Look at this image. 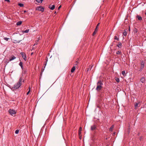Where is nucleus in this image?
<instances>
[{
    "label": "nucleus",
    "instance_id": "obj_1",
    "mask_svg": "<svg viewBox=\"0 0 146 146\" xmlns=\"http://www.w3.org/2000/svg\"><path fill=\"white\" fill-rule=\"evenodd\" d=\"M24 81V80L23 79H22V77H20L18 82L17 83H16L11 88V89L12 90H15L17 89L21 85L22 82H23Z\"/></svg>",
    "mask_w": 146,
    "mask_h": 146
},
{
    "label": "nucleus",
    "instance_id": "obj_2",
    "mask_svg": "<svg viewBox=\"0 0 146 146\" xmlns=\"http://www.w3.org/2000/svg\"><path fill=\"white\" fill-rule=\"evenodd\" d=\"M36 10H38L39 11H41L42 12H43L44 10V8L42 6H40L36 8Z\"/></svg>",
    "mask_w": 146,
    "mask_h": 146
},
{
    "label": "nucleus",
    "instance_id": "obj_3",
    "mask_svg": "<svg viewBox=\"0 0 146 146\" xmlns=\"http://www.w3.org/2000/svg\"><path fill=\"white\" fill-rule=\"evenodd\" d=\"M9 112L10 115H14L16 113L15 110H11V109H9Z\"/></svg>",
    "mask_w": 146,
    "mask_h": 146
},
{
    "label": "nucleus",
    "instance_id": "obj_4",
    "mask_svg": "<svg viewBox=\"0 0 146 146\" xmlns=\"http://www.w3.org/2000/svg\"><path fill=\"white\" fill-rule=\"evenodd\" d=\"M21 55L22 56L23 58L25 61H26L27 60V57L26 55L24 52H21L20 53Z\"/></svg>",
    "mask_w": 146,
    "mask_h": 146
},
{
    "label": "nucleus",
    "instance_id": "obj_5",
    "mask_svg": "<svg viewBox=\"0 0 146 146\" xmlns=\"http://www.w3.org/2000/svg\"><path fill=\"white\" fill-rule=\"evenodd\" d=\"M136 18L139 21H141L143 20V18L142 17L139 15H137L136 16Z\"/></svg>",
    "mask_w": 146,
    "mask_h": 146
},
{
    "label": "nucleus",
    "instance_id": "obj_6",
    "mask_svg": "<svg viewBox=\"0 0 146 146\" xmlns=\"http://www.w3.org/2000/svg\"><path fill=\"white\" fill-rule=\"evenodd\" d=\"M96 126L95 124H94L91 126L90 129L92 131L95 130L96 129Z\"/></svg>",
    "mask_w": 146,
    "mask_h": 146
},
{
    "label": "nucleus",
    "instance_id": "obj_7",
    "mask_svg": "<svg viewBox=\"0 0 146 146\" xmlns=\"http://www.w3.org/2000/svg\"><path fill=\"white\" fill-rule=\"evenodd\" d=\"M97 85L98 86H102L103 85V83L101 80H99L97 83Z\"/></svg>",
    "mask_w": 146,
    "mask_h": 146
},
{
    "label": "nucleus",
    "instance_id": "obj_8",
    "mask_svg": "<svg viewBox=\"0 0 146 146\" xmlns=\"http://www.w3.org/2000/svg\"><path fill=\"white\" fill-rule=\"evenodd\" d=\"M144 64L145 62L144 61H141L140 68L143 69L144 67Z\"/></svg>",
    "mask_w": 146,
    "mask_h": 146
},
{
    "label": "nucleus",
    "instance_id": "obj_9",
    "mask_svg": "<svg viewBox=\"0 0 146 146\" xmlns=\"http://www.w3.org/2000/svg\"><path fill=\"white\" fill-rule=\"evenodd\" d=\"M50 55V53H49L48 55L47 56V57H46V59L45 60V61L44 62V65L45 66V67L46 66L47 64V63L48 61V57H49Z\"/></svg>",
    "mask_w": 146,
    "mask_h": 146
},
{
    "label": "nucleus",
    "instance_id": "obj_10",
    "mask_svg": "<svg viewBox=\"0 0 146 146\" xmlns=\"http://www.w3.org/2000/svg\"><path fill=\"white\" fill-rule=\"evenodd\" d=\"M48 8L51 10H53L55 8V5H51V4L49 6Z\"/></svg>",
    "mask_w": 146,
    "mask_h": 146
},
{
    "label": "nucleus",
    "instance_id": "obj_11",
    "mask_svg": "<svg viewBox=\"0 0 146 146\" xmlns=\"http://www.w3.org/2000/svg\"><path fill=\"white\" fill-rule=\"evenodd\" d=\"M16 57L14 55H12L10 57L9 59V61H11L15 59H16Z\"/></svg>",
    "mask_w": 146,
    "mask_h": 146
},
{
    "label": "nucleus",
    "instance_id": "obj_12",
    "mask_svg": "<svg viewBox=\"0 0 146 146\" xmlns=\"http://www.w3.org/2000/svg\"><path fill=\"white\" fill-rule=\"evenodd\" d=\"M102 88V86H98L97 85L96 90L97 91H99L101 90Z\"/></svg>",
    "mask_w": 146,
    "mask_h": 146
},
{
    "label": "nucleus",
    "instance_id": "obj_13",
    "mask_svg": "<svg viewBox=\"0 0 146 146\" xmlns=\"http://www.w3.org/2000/svg\"><path fill=\"white\" fill-rule=\"evenodd\" d=\"M140 81L142 83H144L145 81V78L143 77H141L140 79Z\"/></svg>",
    "mask_w": 146,
    "mask_h": 146
},
{
    "label": "nucleus",
    "instance_id": "obj_14",
    "mask_svg": "<svg viewBox=\"0 0 146 146\" xmlns=\"http://www.w3.org/2000/svg\"><path fill=\"white\" fill-rule=\"evenodd\" d=\"M117 46L119 48H121L122 46V44L121 42H119L118 43V44L117 45Z\"/></svg>",
    "mask_w": 146,
    "mask_h": 146
},
{
    "label": "nucleus",
    "instance_id": "obj_15",
    "mask_svg": "<svg viewBox=\"0 0 146 146\" xmlns=\"http://www.w3.org/2000/svg\"><path fill=\"white\" fill-rule=\"evenodd\" d=\"M45 67V66L42 67L40 74L41 76L42 75L43 72L44 71Z\"/></svg>",
    "mask_w": 146,
    "mask_h": 146
},
{
    "label": "nucleus",
    "instance_id": "obj_16",
    "mask_svg": "<svg viewBox=\"0 0 146 146\" xmlns=\"http://www.w3.org/2000/svg\"><path fill=\"white\" fill-rule=\"evenodd\" d=\"M76 69L75 67V66H73L71 68V72L73 73L75 71Z\"/></svg>",
    "mask_w": 146,
    "mask_h": 146
},
{
    "label": "nucleus",
    "instance_id": "obj_17",
    "mask_svg": "<svg viewBox=\"0 0 146 146\" xmlns=\"http://www.w3.org/2000/svg\"><path fill=\"white\" fill-rule=\"evenodd\" d=\"M114 125H112L110 127V128L109 129V131H112V130H113V128H114Z\"/></svg>",
    "mask_w": 146,
    "mask_h": 146
},
{
    "label": "nucleus",
    "instance_id": "obj_18",
    "mask_svg": "<svg viewBox=\"0 0 146 146\" xmlns=\"http://www.w3.org/2000/svg\"><path fill=\"white\" fill-rule=\"evenodd\" d=\"M22 23V22L21 21H19L17 23L16 25L17 26H19L21 25Z\"/></svg>",
    "mask_w": 146,
    "mask_h": 146
},
{
    "label": "nucleus",
    "instance_id": "obj_19",
    "mask_svg": "<svg viewBox=\"0 0 146 146\" xmlns=\"http://www.w3.org/2000/svg\"><path fill=\"white\" fill-rule=\"evenodd\" d=\"M139 103V102H138V103H136V102L135 103V104H134V106H135V109L137 108L138 106V104Z\"/></svg>",
    "mask_w": 146,
    "mask_h": 146
},
{
    "label": "nucleus",
    "instance_id": "obj_20",
    "mask_svg": "<svg viewBox=\"0 0 146 146\" xmlns=\"http://www.w3.org/2000/svg\"><path fill=\"white\" fill-rule=\"evenodd\" d=\"M133 31L134 33H136L137 32V30L136 28H135L134 29Z\"/></svg>",
    "mask_w": 146,
    "mask_h": 146
},
{
    "label": "nucleus",
    "instance_id": "obj_21",
    "mask_svg": "<svg viewBox=\"0 0 146 146\" xmlns=\"http://www.w3.org/2000/svg\"><path fill=\"white\" fill-rule=\"evenodd\" d=\"M115 80L116 82H119V79L118 78H117V77L115 78Z\"/></svg>",
    "mask_w": 146,
    "mask_h": 146
},
{
    "label": "nucleus",
    "instance_id": "obj_22",
    "mask_svg": "<svg viewBox=\"0 0 146 146\" xmlns=\"http://www.w3.org/2000/svg\"><path fill=\"white\" fill-rule=\"evenodd\" d=\"M19 65L21 67V68H23V63L21 62H20L19 64Z\"/></svg>",
    "mask_w": 146,
    "mask_h": 146
},
{
    "label": "nucleus",
    "instance_id": "obj_23",
    "mask_svg": "<svg viewBox=\"0 0 146 146\" xmlns=\"http://www.w3.org/2000/svg\"><path fill=\"white\" fill-rule=\"evenodd\" d=\"M79 63V62L78 60L76 61L74 64V65H77Z\"/></svg>",
    "mask_w": 146,
    "mask_h": 146
},
{
    "label": "nucleus",
    "instance_id": "obj_24",
    "mask_svg": "<svg viewBox=\"0 0 146 146\" xmlns=\"http://www.w3.org/2000/svg\"><path fill=\"white\" fill-rule=\"evenodd\" d=\"M123 35L125 36H126L127 35V33L126 31H125L123 32Z\"/></svg>",
    "mask_w": 146,
    "mask_h": 146
},
{
    "label": "nucleus",
    "instance_id": "obj_25",
    "mask_svg": "<svg viewBox=\"0 0 146 146\" xmlns=\"http://www.w3.org/2000/svg\"><path fill=\"white\" fill-rule=\"evenodd\" d=\"M18 5L20 7H23L24 6L23 4L21 3H19Z\"/></svg>",
    "mask_w": 146,
    "mask_h": 146
},
{
    "label": "nucleus",
    "instance_id": "obj_26",
    "mask_svg": "<svg viewBox=\"0 0 146 146\" xmlns=\"http://www.w3.org/2000/svg\"><path fill=\"white\" fill-rule=\"evenodd\" d=\"M122 74H123V75L124 76H126V75L125 74V71H123L122 72Z\"/></svg>",
    "mask_w": 146,
    "mask_h": 146
},
{
    "label": "nucleus",
    "instance_id": "obj_27",
    "mask_svg": "<svg viewBox=\"0 0 146 146\" xmlns=\"http://www.w3.org/2000/svg\"><path fill=\"white\" fill-rule=\"evenodd\" d=\"M4 39L6 41H8L10 39V38H7V37H4Z\"/></svg>",
    "mask_w": 146,
    "mask_h": 146
},
{
    "label": "nucleus",
    "instance_id": "obj_28",
    "mask_svg": "<svg viewBox=\"0 0 146 146\" xmlns=\"http://www.w3.org/2000/svg\"><path fill=\"white\" fill-rule=\"evenodd\" d=\"M114 39L115 40H119V38L117 37L116 36H115L114 37Z\"/></svg>",
    "mask_w": 146,
    "mask_h": 146
},
{
    "label": "nucleus",
    "instance_id": "obj_29",
    "mask_svg": "<svg viewBox=\"0 0 146 146\" xmlns=\"http://www.w3.org/2000/svg\"><path fill=\"white\" fill-rule=\"evenodd\" d=\"M29 29H27L25 31H24V32L25 33H27L29 32Z\"/></svg>",
    "mask_w": 146,
    "mask_h": 146
},
{
    "label": "nucleus",
    "instance_id": "obj_30",
    "mask_svg": "<svg viewBox=\"0 0 146 146\" xmlns=\"http://www.w3.org/2000/svg\"><path fill=\"white\" fill-rule=\"evenodd\" d=\"M121 53V52L119 51H116V54H119Z\"/></svg>",
    "mask_w": 146,
    "mask_h": 146
},
{
    "label": "nucleus",
    "instance_id": "obj_31",
    "mask_svg": "<svg viewBox=\"0 0 146 146\" xmlns=\"http://www.w3.org/2000/svg\"><path fill=\"white\" fill-rule=\"evenodd\" d=\"M30 92V87H29V90L28 91V92H27V95H28L29 94V93Z\"/></svg>",
    "mask_w": 146,
    "mask_h": 146
},
{
    "label": "nucleus",
    "instance_id": "obj_32",
    "mask_svg": "<svg viewBox=\"0 0 146 146\" xmlns=\"http://www.w3.org/2000/svg\"><path fill=\"white\" fill-rule=\"evenodd\" d=\"M21 41V40H19L18 41H17L16 40H15V42H13L14 43H18L20 42Z\"/></svg>",
    "mask_w": 146,
    "mask_h": 146
},
{
    "label": "nucleus",
    "instance_id": "obj_33",
    "mask_svg": "<svg viewBox=\"0 0 146 146\" xmlns=\"http://www.w3.org/2000/svg\"><path fill=\"white\" fill-rule=\"evenodd\" d=\"M19 131L18 129L16 130L15 131V133L16 134H17L19 132Z\"/></svg>",
    "mask_w": 146,
    "mask_h": 146
},
{
    "label": "nucleus",
    "instance_id": "obj_34",
    "mask_svg": "<svg viewBox=\"0 0 146 146\" xmlns=\"http://www.w3.org/2000/svg\"><path fill=\"white\" fill-rule=\"evenodd\" d=\"M97 32V31H94L93 33V34H92L93 36H94V35L96 34Z\"/></svg>",
    "mask_w": 146,
    "mask_h": 146
},
{
    "label": "nucleus",
    "instance_id": "obj_35",
    "mask_svg": "<svg viewBox=\"0 0 146 146\" xmlns=\"http://www.w3.org/2000/svg\"><path fill=\"white\" fill-rule=\"evenodd\" d=\"M93 65H90L89 66V68H90V70H91L92 67H93Z\"/></svg>",
    "mask_w": 146,
    "mask_h": 146
},
{
    "label": "nucleus",
    "instance_id": "obj_36",
    "mask_svg": "<svg viewBox=\"0 0 146 146\" xmlns=\"http://www.w3.org/2000/svg\"><path fill=\"white\" fill-rule=\"evenodd\" d=\"M38 40H36L34 44L35 45H37L38 44Z\"/></svg>",
    "mask_w": 146,
    "mask_h": 146
},
{
    "label": "nucleus",
    "instance_id": "obj_37",
    "mask_svg": "<svg viewBox=\"0 0 146 146\" xmlns=\"http://www.w3.org/2000/svg\"><path fill=\"white\" fill-rule=\"evenodd\" d=\"M90 70V68H87L86 70V72H88Z\"/></svg>",
    "mask_w": 146,
    "mask_h": 146
},
{
    "label": "nucleus",
    "instance_id": "obj_38",
    "mask_svg": "<svg viewBox=\"0 0 146 146\" xmlns=\"http://www.w3.org/2000/svg\"><path fill=\"white\" fill-rule=\"evenodd\" d=\"M35 45L34 44L33 46V47L32 48V49L31 50H32L34 49L35 48Z\"/></svg>",
    "mask_w": 146,
    "mask_h": 146
},
{
    "label": "nucleus",
    "instance_id": "obj_39",
    "mask_svg": "<svg viewBox=\"0 0 146 146\" xmlns=\"http://www.w3.org/2000/svg\"><path fill=\"white\" fill-rule=\"evenodd\" d=\"M82 130V128L81 127H80L79 128V131H81Z\"/></svg>",
    "mask_w": 146,
    "mask_h": 146
},
{
    "label": "nucleus",
    "instance_id": "obj_40",
    "mask_svg": "<svg viewBox=\"0 0 146 146\" xmlns=\"http://www.w3.org/2000/svg\"><path fill=\"white\" fill-rule=\"evenodd\" d=\"M81 131H78V134H79V136H80V135L81 134Z\"/></svg>",
    "mask_w": 146,
    "mask_h": 146
},
{
    "label": "nucleus",
    "instance_id": "obj_41",
    "mask_svg": "<svg viewBox=\"0 0 146 146\" xmlns=\"http://www.w3.org/2000/svg\"><path fill=\"white\" fill-rule=\"evenodd\" d=\"M38 3H40V0H35Z\"/></svg>",
    "mask_w": 146,
    "mask_h": 146
},
{
    "label": "nucleus",
    "instance_id": "obj_42",
    "mask_svg": "<svg viewBox=\"0 0 146 146\" xmlns=\"http://www.w3.org/2000/svg\"><path fill=\"white\" fill-rule=\"evenodd\" d=\"M61 7V5H60V6L58 7V10H59V9H60V8Z\"/></svg>",
    "mask_w": 146,
    "mask_h": 146
},
{
    "label": "nucleus",
    "instance_id": "obj_43",
    "mask_svg": "<svg viewBox=\"0 0 146 146\" xmlns=\"http://www.w3.org/2000/svg\"><path fill=\"white\" fill-rule=\"evenodd\" d=\"M100 24V23H98L97 24V25H96V27H97L98 28V26H99V25Z\"/></svg>",
    "mask_w": 146,
    "mask_h": 146
},
{
    "label": "nucleus",
    "instance_id": "obj_44",
    "mask_svg": "<svg viewBox=\"0 0 146 146\" xmlns=\"http://www.w3.org/2000/svg\"><path fill=\"white\" fill-rule=\"evenodd\" d=\"M98 28H97V27H96V28H95V29L94 31H97Z\"/></svg>",
    "mask_w": 146,
    "mask_h": 146
},
{
    "label": "nucleus",
    "instance_id": "obj_45",
    "mask_svg": "<svg viewBox=\"0 0 146 146\" xmlns=\"http://www.w3.org/2000/svg\"><path fill=\"white\" fill-rule=\"evenodd\" d=\"M143 70V69H141V68H140V69L139 70V71L141 72Z\"/></svg>",
    "mask_w": 146,
    "mask_h": 146
},
{
    "label": "nucleus",
    "instance_id": "obj_46",
    "mask_svg": "<svg viewBox=\"0 0 146 146\" xmlns=\"http://www.w3.org/2000/svg\"><path fill=\"white\" fill-rule=\"evenodd\" d=\"M5 1H7L8 2H9L10 1L9 0H5Z\"/></svg>",
    "mask_w": 146,
    "mask_h": 146
},
{
    "label": "nucleus",
    "instance_id": "obj_47",
    "mask_svg": "<svg viewBox=\"0 0 146 146\" xmlns=\"http://www.w3.org/2000/svg\"><path fill=\"white\" fill-rule=\"evenodd\" d=\"M142 138V137H140L139 138V139L140 140H141V139Z\"/></svg>",
    "mask_w": 146,
    "mask_h": 146
},
{
    "label": "nucleus",
    "instance_id": "obj_48",
    "mask_svg": "<svg viewBox=\"0 0 146 146\" xmlns=\"http://www.w3.org/2000/svg\"><path fill=\"white\" fill-rule=\"evenodd\" d=\"M43 1V0H40V3H42Z\"/></svg>",
    "mask_w": 146,
    "mask_h": 146
},
{
    "label": "nucleus",
    "instance_id": "obj_49",
    "mask_svg": "<svg viewBox=\"0 0 146 146\" xmlns=\"http://www.w3.org/2000/svg\"><path fill=\"white\" fill-rule=\"evenodd\" d=\"M9 62H7V61H6L5 62V63H7L6 65H7Z\"/></svg>",
    "mask_w": 146,
    "mask_h": 146
},
{
    "label": "nucleus",
    "instance_id": "obj_50",
    "mask_svg": "<svg viewBox=\"0 0 146 146\" xmlns=\"http://www.w3.org/2000/svg\"><path fill=\"white\" fill-rule=\"evenodd\" d=\"M115 132L113 133V135H115Z\"/></svg>",
    "mask_w": 146,
    "mask_h": 146
},
{
    "label": "nucleus",
    "instance_id": "obj_51",
    "mask_svg": "<svg viewBox=\"0 0 146 146\" xmlns=\"http://www.w3.org/2000/svg\"><path fill=\"white\" fill-rule=\"evenodd\" d=\"M33 52H31V55H32L33 54Z\"/></svg>",
    "mask_w": 146,
    "mask_h": 146
},
{
    "label": "nucleus",
    "instance_id": "obj_52",
    "mask_svg": "<svg viewBox=\"0 0 146 146\" xmlns=\"http://www.w3.org/2000/svg\"><path fill=\"white\" fill-rule=\"evenodd\" d=\"M26 11H24V12L25 13V12H26Z\"/></svg>",
    "mask_w": 146,
    "mask_h": 146
},
{
    "label": "nucleus",
    "instance_id": "obj_53",
    "mask_svg": "<svg viewBox=\"0 0 146 146\" xmlns=\"http://www.w3.org/2000/svg\"><path fill=\"white\" fill-rule=\"evenodd\" d=\"M52 56H51H51H50V58H51Z\"/></svg>",
    "mask_w": 146,
    "mask_h": 146
},
{
    "label": "nucleus",
    "instance_id": "obj_54",
    "mask_svg": "<svg viewBox=\"0 0 146 146\" xmlns=\"http://www.w3.org/2000/svg\"><path fill=\"white\" fill-rule=\"evenodd\" d=\"M145 15L146 16V12L145 13Z\"/></svg>",
    "mask_w": 146,
    "mask_h": 146
},
{
    "label": "nucleus",
    "instance_id": "obj_55",
    "mask_svg": "<svg viewBox=\"0 0 146 146\" xmlns=\"http://www.w3.org/2000/svg\"><path fill=\"white\" fill-rule=\"evenodd\" d=\"M130 30V28L129 27V31Z\"/></svg>",
    "mask_w": 146,
    "mask_h": 146
},
{
    "label": "nucleus",
    "instance_id": "obj_56",
    "mask_svg": "<svg viewBox=\"0 0 146 146\" xmlns=\"http://www.w3.org/2000/svg\"><path fill=\"white\" fill-rule=\"evenodd\" d=\"M55 14L56 13V12L55 11Z\"/></svg>",
    "mask_w": 146,
    "mask_h": 146
},
{
    "label": "nucleus",
    "instance_id": "obj_57",
    "mask_svg": "<svg viewBox=\"0 0 146 146\" xmlns=\"http://www.w3.org/2000/svg\"><path fill=\"white\" fill-rule=\"evenodd\" d=\"M107 146H108V145H107Z\"/></svg>",
    "mask_w": 146,
    "mask_h": 146
}]
</instances>
